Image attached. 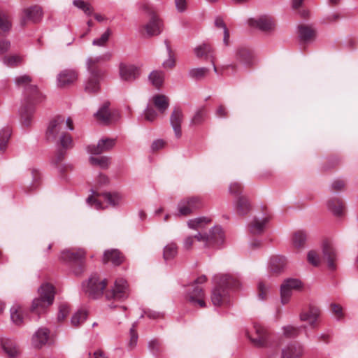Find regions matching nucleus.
<instances>
[{
	"instance_id": "obj_6",
	"label": "nucleus",
	"mask_w": 358,
	"mask_h": 358,
	"mask_svg": "<svg viewBox=\"0 0 358 358\" xmlns=\"http://www.w3.org/2000/svg\"><path fill=\"white\" fill-rule=\"evenodd\" d=\"M206 281L207 278L205 275H201L187 289V299L194 304H198L201 308L206 306V302L204 301L205 293L201 285Z\"/></svg>"
},
{
	"instance_id": "obj_20",
	"label": "nucleus",
	"mask_w": 358,
	"mask_h": 358,
	"mask_svg": "<svg viewBox=\"0 0 358 358\" xmlns=\"http://www.w3.org/2000/svg\"><path fill=\"white\" fill-rule=\"evenodd\" d=\"M321 310L318 307L310 306L307 311H303L300 314L301 321H308L311 328L316 329L318 326V320Z\"/></svg>"
},
{
	"instance_id": "obj_23",
	"label": "nucleus",
	"mask_w": 358,
	"mask_h": 358,
	"mask_svg": "<svg viewBox=\"0 0 358 358\" xmlns=\"http://www.w3.org/2000/svg\"><path fill=\"white\" fill-rule=\"evenodd\" d=\"M115 144V139L113 138H103L101 139L97 145H89L87 151L92 155H99L102 152L110 150L114 147Z\"/></svg>"
},
{
	"instance_id": "obj_48",
	"label": "nucleus",
	"mask_w": 358,
	"mask_h": 358,
	"mask_svg": "<svg viewBox=\"0 0 358 358\" xmlns=\"http://www.w3.org/2000/svg\"><path fill=\"white\" fill-rule=\"evenodd\" d=\"M320 254L315 250H310L308 252L307 260L309 264L314 266H318L322 262Z\"/></svg>"
},
{
	"instance_id": "obj_13",
	"label": "nucleus",
	"mask_w": 358,
	"mask_h": 358,
	"mask_svg": "<svg viewBox=\"0 0 358 358\" xmlns=\"http://www.w3.org/2000/svg\"><path fill=\"white\" fill-rule=\"evenodd\" d=\"M127 282L123 279H118L115 282L114 287L106 293V297L108 300L114 299L121 301L127 297Z\"/></svg>"
},
{
	"instance_id": "obj_40",
	"label": "nucleus",
	"mask_w": 358,
	"mask_h": 358,
	"mask_svg": "<svg viewBox=\"0 0 358 358\" xmlns=\"http://www.w3.org/2000/svg\"><path fill=\"white\" fill-rule=\"evenodd\" d=\"M210 219L207 217H198L192 220H189L187 222V224L189 228L196 229V230H201L206 225L209 224L210 222Z\"/></svg>"
},
{
	"instance_id": "obj_7",
	"label": "nucleus",
	"mask_w": 358,
	"mask_h": 358,
	"mask_svg": "<svg viewBox=\"0 0 358 358\" xmlns=\"http://www.w3.org/2000/svg\"><path fill=\"white\" fill-rule=\"evenodd\" d=\"M31 78L28 75H23L15 78V84L18 87H25V101H31L32 99L36 101H41L43 96L37 86L31 84Z\"/></svg>"
},
{
	"instance_id": "obj_10",
	"label": "nucleus",
	"mask_w": 358,
	"mask_h": 358,
	"mask_svg": "<svg viewBox=\"0 0 358 358\" xmlns=\"http://www.w3.org/2000/svg\"><path fill=\"white\" fill-rule=\"evenodd\" d=\"M197 241L203 242L206 247H217L224 242V234L220 227H215L208 233L201 234Z\"/></svg>"
},
{
	"instance_id": "obj_59",
	"label": "nucleus",
	"mask_w": 358,
	"mask_h": 358,
	"mask_svg": "<svg viewBox=\"0 0 358 358\" xmlns=\"http://www.w3.org/2000/svg\"><path fill=\"white\" fill-rule=\"evenodd\" d=\"M201 235V233L194 236H188L187 237L183 242V246L185 250H190L194 245V243L196 241H197V237Z\"/></svg>"
},
{
	"instance_id": "obj_45",
	"label": "nucleus",
	"mask_w": 358,
	"mask_h": 358,
	"mask_svg": "<svg viewBox=\"0 0 358 358\" xmlns=\"http://www.w3.org/2000/svg\"><path fill=\"white\" fill-rule=\"evenodd\" d=\"M215 26L217 29H223V33H224L223 41L226 45H228L229 43V31L227 29L226 24L224 23L223 19L220 17H217L215 20Z\"/></svg>"
},
{
	"instance_id": "obj_16",
	"label": "nucleus",
	"mask_w": 358,
	"mask_h": 358,
	"mask_svg": "<svg viewBox=\"0 0 358 358\" xmlns=\"http://www.w3.org/2000/svg\"><path fill=\"white\" fill-rule=\"evenodd\" d=\"M255 335H250L248 332L247 336L252 343L258 348L266 347L268 343V334L262 326L255 324L254 325Z\"/></svg>"
},
{
	"instance_id": "obj_17",
	"label": "nucleus",
	"mask_w": 358,
	"mask_h": 358,
	"mask_svg": "<svg viewBox=\"0 0 358 358\" xmlns=\"http://www.w3.org/2000/svg\"><path fill=\"white\" fill-rule=\"evenodd\" d=\"M61 259L65 262L83 264L85 259V252L83 249H68L62 251Z\"/></svg>"
},
{
	"instance_id": "obj_29",
	"label": "nucleus",
	"mask_w": 358,
	"mask_h": 358,
	"mask_svg": "<svg viewBox=\"0 0 358 358\" xmlns=\"http://www.w3.org/2000/svg\"><path fill=\"white\" fill-rule=\"evenodd\" d=\"M235 207L238 215H245L251 210V205L248 198L244 195H240L236 202Z\"/></svg>"
},
{
	"instance_id": "obj_14",
	"label": "nucleus",
	"mask_w": 358,
	"mask_h": 358,
	"mask_svg": "<svg viewBox=\"0 0 358 358\" xmlns=\"http://www.w3.org/2000/svg\"><path fill=\"white\" fill-rule=\"evenodd\" d=\"M120 76L127 82H133L141 75V69L134 64L122 63L119 66Z\"/></svg>"
},
{
	"instance_id": "obj_42",
	"label": "nucleus",
	"mask_w": 358,
	"mask_h": 358,
	"mask_svg": "<svg viewBox=\"0 0 358 358\" xmlns=\"http://www.w3.org/2000/svg\"><path fill=\"white\" fill-rule=\"evenodd\" d=\"M209 73V69L206 67L192 69L189 72V76L196 80H201L205 78Z\"/></svg>"
},
{
	"instance_id": "obj_63",
	"label": "nucleus",
	"mask_w": 358,
	"mask_h": 358,
	"mask_svg": "<svg viewBox=\"0 0 358 358\" xmlns=\"http://www.w3.org/2000/svg\"><path fill=\"white\" fill-rule=\"evenodd\" d=\"M345 183L343 180H336L333 182L331 189L334 192L341 191L344 189Z\"/></svg>"
},
{
	"instance_id": "obj_51",
	"label": "nucleus",
	"mask_w": 358,
	"mask_h": 358,
	"mask_svg": "<svg viewBox=\"0 0 358 358\" xmlns=\"http://www.w3.org/2000/svg\"><path fill=\"white\" fill-rule=\"evenodd\" d=\"M282 285L292 291L300 289L301 287V282L297 279H288L285 280Z\"/></svg>"
},
{
	"instance_id": "obj_53",
	"label": "nucleus",
	"mask_w": 358,
	"mask_h": 358,
	"mask_svg": "<svg viewBox=\"0 0 358 358\" xmlns=\"http://www.w3.org/2000/svg\"><path fill=\"white\" fill-rule=\"evenodd\" d=\"M149 348L152 351V352L155 355H158L163 351L162 344L160 341L157 339H154L150 341Z\"/></svg>"
},
{
	"instance_id": "obj_55",
	"label": "nucleus",
	"mask_w": 358,
	"mask_h": 358,
	"mask_svg": "<svg viewBox=\"0 0 358 358\" xmlns=\"http://www.w3.org/2000/svg\"><path fill=\"white\" fill-rule=\"evenodd\" d=\"M292 291L287 288L284 285H281L280 294H281V301L283 304L287 303L289 298L292 295Z\"/></svg>"
},
{
	"instance_id": "obj_8",
	"label": "nucleus",
	"mask_w": 358,
	"mask_h": 358,
	"mask_svg": "<svg viewBox=\"0 0 358 358\" xmlns=\"http://www.w3.org/2000/svg\"><path fill=\"white\" fill-rule=\"evenodd\" d=\"M142 9L150 15V21L144 26L145 34L148 36L159 34L162 31V22L157 17L154 8L148 3H143Z\"/></svg>"
},
{
	"instance_id": "obj_12",
	"label": "nucleus",
	"mask_w": 358,
	"mask_h": 358,
	"mask_svg": "<svg viewBox=\"0 0 358 358\" xmlns=\"http://www.w3.org/2000/svg\"><path fill=\"white\" fill-rule=\"evenodd\" d=\"M322 260L327 263L329 269L336 268L337 254L331 241L325 240L322 243Z\"/></svg>"
},
{
	"instance_id": "obj_58",
	"label": "nucleus",
	"mask_w": 358,
	"mask_h": 358,
	"mask_svg": "<svg viewBox=\"0 0 358 358\" xmlns=\"http://www.w3.org/2000/svg\"><path fill=\"white\" fill-rule=\"evenodd\" d=\"M243 186L241 183L234 182L230 185L229 192L231 194L239 195L243 192Z\"/></svg>"
},
{
	"instance_id": "obj_21",
	"label": "nucleus",
	"mask_w": 358,
	"mask_h": 358,
	"mask_svg": "<svg viewBox=\"0 0 358 358\" xmlns=\"http://www.w3.org/2000/svg\"><path fill=\"white\" fill-rule=\"evenodd\" d=\"M250 27H257L263 31H270L275 27L273 19L269 16L264 15L258 19L251 18L248 20Z\"/></svg>"
},
{
	"instance_id": "obj_37",
	"label": "nucleus",
	"mask_w": 358,
	"mask_h": 358,
	"mask_svg": "<svg viewBox=\"0 0 358 358\" xmlns=\"http://www.w3.org/2000/svg\"><path fill=\"white\" fill-rule=\"evenodd\" d=\"M10 318L15 325H21L24 322V313L22 308L19 305H15L10 308Z\"/></svg>"
},
{
	"instance_id": "obj_4",
	"label": "nucleus",
	"mask_w": 358,
	"mask_h": 358,
	"mask_svg": "<svg viewBox=\"0 0 358 358\" xmlns=\"http://www.w3.org/2000/svg\"><path fill=\"white\" fill-rule=\"evenodd\" d=\"M111 57L110 53H107L101 57L90 58L88 59V69L90 76L87 79L85 90L88 93L96 92L99 90V80L103 75L102 71L96 67V64L101 60H108Z\"/></svg>"
},
{
	"instance_id": "obj_52",
	"label": "nucleus",
	"mask_w": 358,
	"mask_h": 358,
	"mask_svg": "<svg viewBox=\"0 0 358 358\" xmlns=\"http://www.w3.org/2000/svg\"><path fill=\"white\" fill-rule=\"evenodd\" d=\"M331 310L334 316L338 320H341L344 317V313L343 311V308L340 304L338 303H331L330 306Z\"/></svg>"
},
{
	"instance_id": "obj_30",
	"label": "nucleus",
	"mask_w": 358,
	"mask_h": 358,
	"mask_svg": "<svg viewBox=\"0 0 358 358\" xmlns=\"http://www.w3.org/2000/svg\"><path fill=\"white\" fill-rule=\"evenodd\" d=\"M298 31L301 40L304 42L312 41L315 38L316 31L311 26L300 24Z\"/></svg>"
},
{
	"instance_id": "obj_64",
	"label": "nucleus",
	"mask_w": 358,
	"mask_h": 358,
	"mask_svg": "<svg viewBox=\"0 0 358 358\" xmlns=\"http://www.w3.org/2000/svg\"><path fill=\"white\" fill-rule=\"evenodd\" d=\"M266 293H267V288L266 287L264 282H260L258 285V297L260 299L264 300L266 299Z\"/></svg>"
},
{
	"instance_id": "obj_15",
	"label": "nucleus",
	"mask_w": 358,
	"mask_h": 358,
	"mask_svg": "<svg viewBox=\"0 0 358 358\" xmlns=\"http://www.w3.org/2000/svg\"><path fill=\"white\" fill-rule=\"evenodd\" d=\"M110 103L105 102L95 114L96 120L102 124H109L117 120L119 113L117 110L109 109Z\"/></svg>"
},
{
	"instance_id": "obj_47",
	"label": "nucleus",
	"mask_w": 358,
	"mask_h": 358,
	"mask_svg": "<svg viewBox=\"0 0 358 358\" xmlns=\"http://www.w3.org/2000/svg\"><path fill=\"white\" fill-rule=\"evenodd\" d=\"M90 162L93 166H99L102 169H107L110 164V158L106 156L100 157H91Z\"/></svg>"
},
{
	"instance_id": "obj_50",
	"label": "nucleus",
	"mask_w": 358,
	"mask_h": 358,
	"mask_svg": "<svg viewBox=\"0 0 358 358\" xmlns=\"http://www.w3.org/2000/svg\"><path fill=\"white\" fill-rule=\"evenodd\" d=\"M301 329L291 325L285 326L283 328L284 334L289 338L296 337L299 335Z\"/></svg>"
},
{
	"instance_id": "obj_35",
	"label": "nucleus",
	"mask_w": 358,
	"mask_h": 358,
	"mask_svg": "<svg viewBox=\"0 0 358 358\" xmlns=\"http://www.w3.org/2000/svg\"><path fill=\"white\" fill-rule=\"evenodd\" d=\"M267 222L268 218H264L262 220L255 218L248 224V230L253 235L262 234Z\"/></svg>"
},
{
	"instance_id": "obj_2",
	"label": "nucleus",
	"mask_w": 358,
	"mask_h": 358,
	"mask_svg": "<svg viewBox=\"0 0 358 358\" xmlns=\"http://www.w3.org/2000/svg\"><path fill=\"white\" fill-rule=\"evenodd\" d=\"M215 288L211 294V301L215 306H223L230 301L229 290L238 289L241 282L234 276L227 274H220L214 277Z\"/></svg>"
},
{
	"instance_id": "obj_62",
	"label": "nucleus",
	"mask_w": 358,
	"mask_h": 358,
	"mask_svg": "<svg viewBox=\"0 0 358 358\" xmlns=\"http://www.w3.org/2000/svg\"><path fill=\"white\" fill-rule=\"evenodd\" d=\"M138 340V334L136 331V326L133 324L132 327L130 329V341L129 345L133 348L136 345V343Z\"/></svg>"
},
{
	"instance_id": "obj_5",
	"label": "nucleus",
	"mask_w": 358,
	"mask_h": 358,
	"mask_svg": "<svg viewBox=\"0 0 358 358\" xmlns=\"http://www.w3.org/2000/svg\"><path fill=\"white\" fill-rule=\"evenodd\" d=\"M122 200V195L118 192H104L100 194L97 192H93V194L87 198V201L90 205L94 206L96 208L101 209L105 208L103 201L112 206H116L120 205Z\"/></svg>"
},
{
	"instance_id": "obj_19",
	"label": "nucleus",
	"mask_w": 358,
	"mask_h": 358,
	"mask_svg": "<svg viewBox=\"0 0 358 358\" xmlns=\"http://www.w3.org/2000/svg\"><path fill=\"white\" fill-rule=\"evenodd\" d=\"M78 73L73 69H64L57 76V85L66 87L73 85L78 79Z\"/></svg>"
},
{
	"instance_id": "obj_44",
	"label": "nucleus",
	"mask_w": 358,
	"mask_h": 358,
	"mask_svg": "<svg viewBox=\"0 0 358 358\" xmlns=\"http://www.w3.org/2000/svg\"><path fill=\"white\" fill-rule=\"evenodd\" d=\"M11 136V130L6 127L0 131V152H4L8 146V141Z\"/></svg>"
},
{
	"instance_id": "obj_25",
	"label": "nucleus",
	"mask_w": 358,
	"mask_h": 358,
	"mask_svg": "<svg viewBox=\"0 0 358 358\" xmlns=\"http://www.w3.org/2000/svg\"><path fill=\"white\" fill-rule=\"evenodd\" d=\"M50 331L46 327L39 328L32 337V344L35 348L44 346L50 338Z\"/></svg>"
},
{
	"instance_id": "obj_54",
	"label": "nucleus",
	"mask_w": 358,
	"mask_h": 358,
	"mask_svg": "<svg viewBox=\"0 0 358 358\" xmlns=\"http://www.w3.org/2000/svg\"><path fill=\"white\" fill-rule=\"evenodd\" d=\"M166 46H167L169 57V59L167 60H166L163 63V66L165 69H172L176 65V59H175V57H174L173 52L170 49L169 45L167 44Z\"/></svg>"
},
{
	"instance_id": "obj_57",
	"label": "nucleus",
	"mask_w": 358,
	"mask_h": 358,
	"mask_svg": "<svg viewBox=\"0 0 358 358\" xmlns=\"http://www.w3.org/2000/svg\"><path fill=\"white\" fill-rule=\"evenodd\" d=\"M157 116V113L152 106H148L145 110V119L149 122L154 121Z\"/></svg>"
},
{
	"instance_id": "obj_24",
	"label": "nucleus",
	"mask_w": 358,
	"mask_h": 358,
	"mask_svg": "<svg viewBox=\"0 0 358 358\" xmlns=\"http://www.w3.org/2000/svg\"><path fill=\"white\" fill-rule=\"evenodd\" d=\"M303 348L298 343H292L282 350L281 358H301Z\"/></svg>"
},
{
	"instance_id": "obj_56",
	"label": "nucleus",
	"mask_w": 358,
	"mask_h": 358,
	"mask_svg": "<svg viewBox=\"0 0 358 358\" xmlns=\"http://www.w3.org/2000/svg\"><path fill=\"white\" fill-rule=\"evenodd\" d=\"M69 313V306L67 304H61L59 309L57 319L62 322Z\"/></svg>"
},
{
	"instance_id": "obj_43",
	"label": "nucleus",
	"mask_w": 358,
	"mask_h": 358,
	"mask_svg": "<svg viewBox=\"0 0 358 358\" xmlns=\"http://www.w3.org/2000/svg\"><path fill=\"white\" fill-rule=\"evenodd\" d=\"M11 28L10 17L8 13L0 11V34L8 31Z\"/></svg>"
},
{
	"instance_id": "obj_1",
	"label": "nucleus",
	"mask_w": 358,
	"mask_h": 358,
	"mask_svg": "<svg viewBox=\"0 0 358 358\" xmlns=\"http://www.w3.org/2000/svg\"><path fill=\"white\" fill-rule=\"evenodd\" d=\"M67 129H74L71 117L66 118L63 115H57L52 118L47 128L46 139L50 142H57L60 148L57 150L53 159L55 164H59L65 157L66 150L73 147L71 136L66 131Z\"/></svg>"
},
{
	"instance_id": "obj_36",
	"label": "nucleus",
	"mask_w": 358,
	"mask_h": 358,
	"mask_svg": "<svg viewBox=\"0 0 358 358\" xmlns=\"http://www.w3.org/2000/svg\"><path fill=\"white\" fill-rule=\"evenodd\" d=\"M307 239V234L303 230H298L292 235V245L294 248L301 250L304 248Z\"/></svg>"
},
{
	"instance_id": "obj_60",
	"label": "nucleus",
	"mask_w": 358,
	"mask_h": 358,
	"mask_svg": "<svg viewBox=\"0 0 358 358\" xmlns=\"http://www.w3.org/2000/svg\"><path fill=\"white\" fill-rule=\"evenodd\" d=\"M3 61L8 66H15L20 62L21 58L17 55H12L5 57Z\"/></svg>"
},
{
	"instance_id": "obj_41",
	"label": "nucleus",
	"mask_w": 358,
	"mask_h": 358,
	"mask_svg": "<svg viewBox=\"0 0 358 358\" xmlns=\"http://www.w3.org/2000/svg\"><path fill=\"white\" fill-rule=\"evenodd\" d=\"M178 254V246L175 243H171L166 245L163 251V257L164 260L173 259Z\"/></svg>"
},
{
	"instance_id": "obj_26",
	"label": "nucleus",
	"mask_w": 358,
	"mask_h": 358,
	"mask_svg": "<svg viewBox=\"0 0 358 358\" xmlns=\"http://www.w3.org/2000/svg\"><path fill=\"white\" fill-rule=\"evenodd\" d=\"M39 102L40 101H34L33 99L29 102L25 101V103L22 106L20 112L21 121L23 126L29 127L30 125L34 113V105Z\"/></svg>"
},
{
	"instance_id": "obj_31",
	"label": "nucleus",
	"mask_w": 358,
	"mask_h": 358,
	"mask_svg": "<svg viewBox=\"0 0 358 358\" xmlns=\"http://www.w3.org/2000/svg\"><path fill=\"white\" fill-rule=\"evenodd\" d=\"M285 265L286 259L284 257L273 256L270 259V272L273 274H278L283 271Z\"/></svg>"
},
{
	"instance_id": "obj_39",
	"label": "nucleus",
	"mask_w": 358,
	"mask_h": 358,
	"mask_svg": "<svg viewBox=\"0 0 358 358\" xmlns=\"http://www.w3.org/2000/svg\"><path fill=\"white\" fill-rule=\"evenodd\" d=\"M149 80L155 87L159 89L164 83V73L162 71H153L149 75Z\"/></svg>"
},
{
	"instance_id": "obj_61",
	"label": "nucleus",
	"mask_w": 358,
	"mask_h": 358,
	"mask_svg": "<svg viewBox=\"0 0 358 358\" xmlns=\"http://www.w3.org/2000/svg\"><path fill=\"white\" fill-rule=\"evenodd\" d=\"M4 351L10 357H15L19 352L18 349L15 346H11L8 343H5L3 345Z\"/></svg>"
},
{
	"instance_id": "obj_34",
	"label": "nucleus",
	"mask_w": 358,
	"mask_h": 358,
	"mask_svg": "<svg viewBox=\"0 0 358 358\" xmlns=\"http://www.w3.org/2000/svg\"><path fill=\"white\" fill-rule=\"evenodd\" d=\"M124 260V257L117 250H107L104 253L103 262H111L115 265H120Z\"/></svg>"
},
{
	"instance_id": "obj_32",
	"label": "nucleus",
	"mask_w": 358,
	"mask_h": 358,
	"mask_svg": "<svg viewBox=\"0 0 358 358\" xmlns=\"http://www.w3.org/2000/svg\"><path fill=\"white\" fill-rule=\"evenodd\" d=\"M153 105L161 114H164L169 106V99L164 94H156L152 99Z\"/></svg>"
},
{
	"instance_id": "obj_49",
	"label": "nucleus",
	"mask_w": 358,
	"mask_h": 358,
	"mask_svg": "<svg viewBox=\"0 0 358 358\" xmlns=\"http://www.w3.org/2000/svg\"><path fill=\"white\" fill-rule=\"evenodd\" d=\"M111 35V31L108 29L99 38H96L92 41L94 45L97 46H106L108 41L109 40L110 36Z\"/></svg>"
},
{
	"instance_id": "obj_38",
	"label": "nucleus",
	"mask_w": 358,
	"mask_h": 358,
	"mask_svg": "<svg viewBox=\"0 0 358 358\" xmlns=\"http://www.w3.org/2000/svg\"><path fill=\"white\" fill-rule=\"evenodd\" d=\"M206 110L204 107L199 108L190 120V127H197L203 124L206 118Z\"/></svg>"
},
{
	"instance_id": "obj_28",
	"label": "nucleus",
	"mask_w": 358,
	"mask_h": 358,
	"mask_svg": "<svg viewBox=\"0 0 358 358\" xmlns=\"http://www.w3.org/2000/svg\"><path fill=\"white\" fill-rule=\"evenodd\" d=\"M195 54L199 58H210L211 62L213 64L214 71L215 72L217 71V67L215 65L214 62V56L213 55V49L211 46L208 44L203 43L198 47H196L194 50Z\"/></svg>"
},
{
	"instance_id": "obj_46",
	"label": "nucleus",
	"mask_w": 358,
	"mask_h": 358,
	"mask_svg": "<svg viewBox=\"0 0 358 358\" xmlns=\"http://www.w3.org/2000/svg\"><path fill=\"white\" fill-rule=\"evenodd\" d=\"M87 313L84 310H79L71 318V324L73 327H79L87 319Z\"/></svg>"
},
{
	"instance_id": "obj_9",
	"label": "nucleus",
	"mask_w": 358,
	"mask_h": 358,
	"mask_svg": "<svg viewBox=\"0 0 358 358\" xmlns=\"http://www.w3.org/2000/svg\"><path fill=\"white\" fill-rule=\"evenodd\" d=\"M202 206V201L198 196L182 199L178 203V216H187Z\"/></svg>"
},
{
	"instance_id": "obj_27",
	"label": "nucleus",
	"mask_w": 358,
	"mask_h": 358,
	"mask_svg": "<svg viewBox=\"0 0 358 358\" xmlns=\"http://www.w3.org/2000/svg\"><path fill=\"white\" fill-rule=\"evenodd\" d=\"M237 59L245 66L246 69H250L253 64V54L248 48H239L237 51Z\"/></svg>"
},
{
	"instance_id": "obj_11",
	"label": "nucleus",
	"mask_w": 358,
	"mask_h": 358,
	"mask_svg": "<svg viewBox=\"0 0 358 358\" xmlns=\"http://www.w3.org/2000/svg\"><path fill=\"white\" fill-rule=\"evenodd\" d=\"M106 285V279H101L97 275H94L89 279L85 292L90 297L95 299L103 294Z\"/></svg>"
},
{
	"instance_id": "obj_18",
	"label": "nucleus",
	"mask_w": 358,
	"mask_h": 358,
	"mask_svg": "<svg viewBox=\"0 0 358 358\" xmlns=\"http://www.w3.org/2000/svg\"><path fill=\"white\" fill-rule=\"evenodd\" d=\"M42 15L41 8L38 6H33L25 8L21 17V25L25 26L29 21L37 23L41 20Z\"/></svg>"
},
{
	"instance_id": "obj_33",
	"label": "nucleus",
	"mask_w": 358,
	"mask_h": 358,
	"mask_svg": "<svg viewBox=\"0 0 358 358\" xmlns=\"http://www.w3.org/2000/svg\"><path fill=\"white\" fill-rule=\"evenodd\" d=\"M329 209L336 216H342L345 212L343 201L338 198H332L328 201Z\"/></svg>"
},
{
	"instance_id": "obj_3",
	"label": "nucleus",
	"mask_w": 358,
	"mask_h": 358,
	"mask_svg": "<svg viewBox=\"0 0 358 358\" xmlns=\"http://www.w3.org/2000/svg\"><path fill=\"white\" fill-rule=\"evenodd\" d=\"M55 293V288L52 285H43L38 290V297L33 301L31 311L38 315L45 313L53 303Z\"/></svg>"
},
{
	"instance_id": "obj_22",
	"label": "nucleus",
	"mask_w": 358,
	"mask_h": 358,
	"mask_svg": "<svg viewBox=\"0 0 358 358\" xmlns=\"http://www.w3.org/2000/svg\"><path fill=\"white\" fill-rule=\"evenodd\" d=\"M184 115L180 108H175L170 116L171 125L173 129L176 138L182 136L181 124L183 121Z\"/></svg>"
}]
</instances>
